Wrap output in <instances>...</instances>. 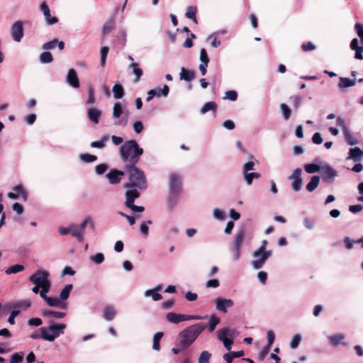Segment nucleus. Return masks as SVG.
<instances>
[{"instance_id": "1", "label": "nucleus", "mask_w": 363, "mask_h": 363, "mask_svg": "<svg viewBox=\"0 0 363 363\" xmlns=\"http://www.w3.org/2000/svg\"><path fill=\"white\" fill-rule=\"evenodd\" d=\"M143 152L135 140H127L119 147L120 158L125 164H136Z\"/></svg>"}, {"instance_id": "2", "label": "nucleus", "mask_w": 363, "mask_h": 363, "mask_svg": "<svg viewBox=\"0 0 363 363\" xmlns=\"http://www.w3.org/2000/svg\"><path fill=\"white\" fill-rule=\"evenodd\" d=\"M124 170L128 175V182L124 185L125 188L136 187L140 190L147 188V182L145 175L136 164H125Z\"/></svg>"}, {"instance_id": "3", "label": "nucleus", "mask_w": 363, "mask_h": 363, "mask_svg": "<svg viewBox=\"0 0 363 363\" xmlns=\"http://www.w3.org/2000/svg\"><path fill=\"white\" fill-rule=\"evenodd\" d=\"M205 329L206 325L203 323H198L188 326L179 332L178 335V345L182 347L183 349H187L194 343Z\"/></svg>"}, {"instance_id": "4", "label": "nucleus", "mask_w": 363, "mask_h": 363, "mask_svg": "<svg viewBox=\"0 0 363 363\" xmlns=\"http://www.w3.org/2000/svg\"><path fill=\"white\" fill-rule=\"evenodd\" d=\"M43 328L45 333L44 336L46 337V341L53 342L59 336L65 333L67 325L65 323H60L50 320L48 321V326Z\"/></svg>"}, {"instance_id": "5", "label": "nucleus", "mask_w": 363, "mask_h": 363, "mask_svg": "<svg viewBox=\"0 0 363 363\" xmlns=\"http://www.w3.org/2000/svg\"><path fill=\"white\" fill-rule=\"evenodd\" d=\"M128 111L124 110L120 102H116L113 108V117L118 118L121 116H123L120 120L116 121L113 124L123 127L125 126L128 123Z\"/></svg>"}, {"instance_id": "6", "label": "nucleus", "mask_w": 363, "mask_h": 363, "mask_svg": "<svg viewBox=\"0 0 363 363\" xmlns=\"http://www.w3.org/2000/svg\"><path fill=\"white\" fill-rule=\"evenodd\" d=\"M245 236V230L244 228L238 229L235 234L233 242V257L235 260H238L241 256V247Z\"/></svg>"}, {"instance_id": "7", "label": "nucleus", "mask_w": 363, "mask_h": 363, "mask_svg": "<svg viewBox=\"0 0 363 363\" xmlns=\"http://www.w3.org/2000/svg\"><path fill=\"white\" fill-rule=\"evenodd\" d=\"M87 225H89L91 228H94V221L90 216L85 218L79 225H77L74 224L73 237H74L79 242L84 241L85 228Z\"/></svg>"}, {"instance_id": "8", "label": "nucleus", "mask_w": 363, "mask_h": 363, "mask_svg": "<svg viewBox=\"0 0 363 363\" xmlns=\"http://www.w3.org/2000/svg\"><path fill=\"white\" fill-rule=\"evenodd\" d=\"M49 276L48 272L43 269H38L29 277V281L34 285L43 286L51 282L49 279Z\"/></svg>"}, {"instance_id": "9", "label": "nucleus", "mask_w": 363, "mask_h": 363, "mask_svg": "<svg viewBox=\"0 0 363 363\" xmlns=\"http://www.w3.org/2000/svg\"><path fill=\"white\" fill-rule=\"evenodd\" d=\"M182 191V178L177 173L172 174L169 177V192L181 194Z\"/></svg>"}, {"instance_id": "10", "label": "nucleus", "mask_w": 363, "mask_h": 363, "mask_svg": "<svg viewBox=\"0 0 363 363\" xmlns=\"http://www.w3.org/2000/svg\"><path fill=\"white\" fill-rule=\"evenodd\" d=\"M301 173L302 169L296 168L293 171L292 174L288 177L289 179L292 180L291 188L296 192L300 191L302 188L303 179L301 177Z\"/></svg>"}, {"instance_id": "11", "label": "nucleus", "mask_w": 363, "mask_h": 363, "mask_svg": "<svg viewBox=\"0 0 363 363\" xmlns=\"http://www.w3.org/2000/svg\"><path fill=\"white\" fill-rule=\"evenodd\" d=\"M319 174H320L322 179L326 182H333L334 178L337 175L336 171L329 166L319 165Z\"/></svg>"}, {"instance_id": "12", "label": "nucleus", "mask_w": 363, "mask_h": 363, "mask_svg": "<svg viewBox=\"0 0 363 363\" xmlns=\"http://www.w3.org/2000/svg\"><path fill=\"white\" fill-rule=\"evenodd\" d=\"M11 35L16 42H20L23 36V23L21 21H16L11 27Z\"/></svg>"}, {"instance_id": "13", "label": "nucleus", "mask_w": 363, "mask_h": 363, "mask_svg": "<svg viewBox=\"0 0 363 363\" xmlns=\"http://www.w3.org/2000/svg\"><path fill=\"white\" fill-rule=\"evenodd\" d=\"M272 253V251L269 250L267 252L259 253L257 256L253 257L254 258H257L256 259L252 262V267H253V269H261L264 266L268 258L271 257Z\"/></svg>"}, {"instance_id": "14", "label": "nucleus", "mask_w": 363, "mask_h": 363, "mask_svg": "<svg viewBox=\"0 0 363 363\" xmlns=\"http://www.w3.org/2000/svg\"><path fill=\"white\" fill-rule=\"evenodd\" d=\"M216 309L223 313L228 312L227 308L232 307L234 302L230 298H217L215 300Z\"/></svg>"}, {"instance_id": "15", "label": "nucleus", "mask_w": 363, "mask_h": 363, "mask_svg": "<svg viewBox=\"0 0 363 363\" xmlns=\"http://www.w3.org/2000/svg\"><path fill=\"white\" fill-rule=\"evenodd\" d=\"M125 171H120L117 169H111L106 177L111 184H117L121 182V177L125 174Z\"/></svg>"}, {"instance_id": "16", "label": "nucleus", "mask_w": 363, "mask_h": 363, "mask_svg": "<svg viewBox=\"0 0 363 363\" xmlns=\"http://www.w3.org/2000/svg\"><path fill=\"white\" fill-rule=\"evenodd\" d=\"M127 191L125 193V205L130 204L134 203L135 199L140 197V193L139 189L136 187L127 188Z\"/></svg>"}, {"instance_id": "17", "label": "nucleus", "mask_w": 363, "mask_h": 363, "mask_svg": "<svg viewBox=\"0 0 363 363\" xmlns=\"http://www.w3.org/2000/svg\"><path fill=\"white\" fill-rule=\"evenodd\" d=\"M40 9L45 16L47 24L53 25L58 21V18L57 17L51 16L50 9L45 2L41 3L40 5Z\"/></svg>"}, {"instance_id": "18", "label": "nucleus", "mask_w": 363, "mask_h": 363, "mask_svg": "<svg viewBox=\"0 0 363 363\" xmlns=\"http://www.w3.org/2000/svg\"><path fill=\"white\" fill-rule=\"evenodd\" d=\"M66 82L73 88L79 87V81L75 69L72 68L69 69L66 77Z\"/></svg>"}, {"instance_id": "19", "label": "nucleus", "mask_w": 363, "mask_h": 363, "mask_svg": "<svg viewBox=\"0 0 363 363\" xmlns=\"http://www.w3.org/2000/svg\"><path fill=\"white\" fill-rule=\"evenodd\" d=\"M350 48L355 51L354 57L357 60H363V45H359V40L357 38H353L350 43Z\"/></svg>"}, {"instance_id": "20", "label": "nucleus", "mask_w": 363, "mask_h": 363, "mask_svg": "<svg viewBox=\"0 0 363 363\" xmlns=\"http://www.w3.org/2000/svg\"><path fill=\"white\" fill-rule=\"evenodd\" d=\"M44 300L49 306L59 307L63 309L67 308V303L61 301L59 298L45 296Z\"/></svg>"}, {"instance_id": "21", "label": "nucleus", "mask_w": 363, "mask_h": 363, "mask_svg": "<svg viewBox=\"0 0 363 363\" xmlns=\"http://www.w3.org/2000/svg\"><path fill=\"white\" fill-rule=\"evenodd\" d=\"M101 116V111L96 108H89L87 110L88 118L94 124L99 123Z\"/></svg>"}, {"instance_id": "22", "label": "nucleus", "mask_w": 363, "mask_h": 363, "mask_svg": "<svg viewBox=\"0 0 363 363\" xmlns=\"http://www.w3.org/2000/svg\"><path fill=\"white\" fill-rule=\"evenodd\" d=\"M363 156V151L358 147L350 148L347 160H352L354 162H359Z\"/></svg>"}, {"instance_id": "23", "label": "nucleus", "mask_w": 363, "mask_h": 363, "mask_svg": "<svg viewBox=\"0 0 363 363\" xmlns=\"http://www.w3.org/2000/svg\"><path fill=\"white\" fill-rule=\"evenodd\" d=\"M218 334L234 340L239 335V332L235 328L225 327L220 329L218 331Z\"/></svg>"}, {"instance_id": "24", "label": "nucleus", "mask_w": 363, "mask_h": 363, "mask_svg": "<svg viewBox=\"0 0 363 363\" xmlns=\"http://www.w3.org/2000/svg\"><path fill=\"white\" fill-rule=\"evenodd\" d=\"M116 315V311L112 305H107L104 308L103 318L106 321H111Z\"/></svg>"}, {"instance_id": "25", "label": "nucleus", "mask_w": 363, "mask_h": 363, "mask_svg": "<svg viewBox=\"0 0 363 363\" xmlns=\"http://www.w3.org/2000/svg\"><path fill=\"white\" fill-rule=\"evenodd\" d=\"M167 320L172 323L178 324L182 321H184V314L176 313L174 312H169L166 314Z\"/></svg>"}, {"instance_id": "26", "label": "nucleus", "mask_w": 363, "mask_h": 363, "mask_svg": "<svg viewBox=\"0 0 363 363\" xmlns=\"http://www.w3.org/2000/svg\"><path fill=\"white\" fill-rule=\"evenodd\" d=\"M40 314L44 318L52 317L57 319L63 318L66 315V313L64 312H59L47 309L42 310Z\"/></svg>"}, {"instance_id": "27", "label": "nucleus", "mask_w": 363, "mask_h": 363, "mask_svg": "<svg viewBox=\"0 0 363 363\" xmlns=\"http://www.w3.org/2000/svg\"><path fill=\"white\" fill-rule=\"evenodd\" d=\"M195 78V72L192 69H186L182 67L180 72V79L186 82H191Z\"/></svg>"}, {"instance_id": "28", "label": "nucleus", "mask_w": 363, "mask_h": 363, "mask_svg": "<svg viewBox=\"0 0 363 363\" xmlns=\"http://www.w3.org/2000/svg\"><path fill=\"white\" fill-rule=\"evenodd\" d=\"M30 306V302L29 301H19L15 303H11L4 306L5 310H9L11 308H27Z\"/></svg>"}, {"instance_id": "29", "label": "nucleus", "mask_w": 363, "mask_h": 363, "mask_svg": "<svg viewBox=\"0 0 363 363\" xmlns=\"http://www.w3.org/2000/svg\"><path fill=\"white\" fill-rule=\"evenodd\" d=\"M128 68L132 69V72L135 77L134 82L137 83L140 80L142 75L143 74V69L138 67V63L137 62H132L128 65Z\"/></svg>"}, {"instance_id": "30", "label": "nucleus", "mask_w": 363, "mask_h": 363, "mask_svg": "<svg viewBox=\"0 0 363 363\" xmlns=\"http://www.w3.org/2000/svg\"><path fill=\"white\" fill-rule=\"evenodd\" d=\"M180 194L169 193L167 199V203L168 207L173 210L177 205Z\"/></svg>"}, {"instance_id": "31", "label": "nucleus", "mask_w": 363, "mask_h": 363, "mask_svg": "<svg viewBox=\"0 0 363 363\" xmlns=\"http://www.w3.org/2000/svg\"><path fill=\"white\" fill-rule=\"evenodd\" d=\"M220 319L218 317H217L215 315H211L209 318V321L208 324H205L206 328H207L208 331L210 333H212L213 331L215 330L217 325L220 323Z\"/></svg>"}, {"instance_id": "32", "label": "nucleus", "mask_w": 363, "mask_h": 363, "mask_svg": "<svg viewBox=\"0 0 363 363\" xmlns=\"http://www.w3.org/2000/svg\"><path fill=\"white\" fill-rule=\"evenodd\" d=\"M217 104L214 101L206 102L203 104V106L201 108L199 112L201 114H205L208 111H212L216 112L217 110Z\"/></svg>"}, {"instance_id": "33", "label": "nucleus", "mask_w": 363, "mask_h": 363, "mask_svg": "<svg viewBox=\"0 0 363 363\" xmlns=\"http://www.w3.org/2000/svg\"><path fill=\"white\" fill-rule=\"evenodd\" d=\"M356 84L355 79H351L347 77H340V81L338 83V87L340 89L347 88L352 86H354Z\"/></svg>"}, {"instance_id": "34", "label": "nucleus", "mask_w": 363, "mask_h": 363, "mask_svg": "<svg viewBox=\"0 0 363 363\" xmlns=\"http://www.w3.org/2000/svg\"><path fill=\"white\" fill-rule=\"evenodd\" d=\"M115 26L114 18L112 17L107 20L103 26L102 33L104 35L108 34Z\"/></svg>"}, {"instance_id": "35", "label": "nucleus", "mask_w": 363, "mask_h": 363, "mask_svg": "<svg viewBox=\"0 0 363 363\" xmlns=\"http://www.w3.org/2000/svg\"><path fill=\"white\" fill-rule=\"evenodd\" d=\"M109 136L104 135L101 137L100 140L93 141L90 143V147L93 148L102 149L105 147L106 143L108 140Z\"/></svg>"}, {"instance_id": "36", "label": "nucleus", "mask_w": 363, "mask_h": 363, "mask_svg": "<svg viewBox=\"0 0 363 363\" xmlns=\"http://www.w3.org/2000/svg\"><path fill=\"white\" fill-rule=\"evenodd\" d=\"M73 289V285L72 284H67L60 291L59 299L62 301H66L70 294L71 291Z\"/></svg>"}, {"instance_id": "37", "label": "nucleus", "mask_w": 363, "mask_h": 363, "mask_svg": "<svg viewBox=\"0 0 363 363\" xmlns=\"http://www.w3.org/2000/svg\"><path fill=\"white\" fill-rule=\"evenodd\" d=\"M164 335V333L162 332H157L152 339V349L155 351H160V342L161 339L162 338Z\"/></svg>"}, {"instance_id": "38", "label": "nucleus", "mask_w": 363, "mask_h": 363, "mask_svg": "<svg viewBox=\"0 0 363 363\" xmlns=\"http://www.w3.org/2000/svg\"><path fill=\"white\" fill-rule=\"evenodd\" d=\"M112 91L113 92V97L116 99H120L124 96V89L120 84H116Z\"/></svg>"}, {"instance_id": "39", "label": "nucleus", "mask_w": 363, "mask_h": 363, "mask_svg": "<svg viewBox=\"0 0 363 363\" xmlns=\"http://www.w3.org/2000/svg\"><path fill=\"white\" fill-rule=\"evenodd\" d=\"M217 337L220 342H223V346L227 350L230 351L231 350L232 345L233 344V339H230L228 337L223 336L218 334H217Z\"/></svg>"}, {"instance_id": "40", "label": "nucleus", "mask_w": 363, "mask_h": 363, "mask_svg": "<svg viewBox=\"0 0 363 363\" xmlns=\"http://www.w3.org/2000/svg\"><path fill=\"white\" fill-rule=\"evenodd\" d=\"M244 179L247 185H251L252 184L254 179H259L261 175L258 172H247L243 174Z\"/></svg>"}, {"instance_id": "41", "label": "nucleus", "mask_w": 363, "mask_h": 363, "mask_svg": "<svg viewBox=\"0 0 363 363\" xmlns=\"http://www.w3.org/2000/svg\"><path fill=\"white\" fill-rule=\"evenodd\" d=\"M24 270L23 264H16L7 268L5 271L6 274H16Z\"/></svg>"}, {"instance_id": "42", "label": "nucleus", "mask_w": 363, "mask_h": 363, "mask_svg": "<svg viewBox=\"0 0 363 363\" xmlns=\"http://www.w3.org/2000/svg\"><path fill=\"white\" fill-rule=\"evenodd\" d=\"M39 60L43 64H48L53 61V57L50 52L46 51L40 54Z\"/></svg>"}, {"instance_id": "43", "label": "nucleus", "mask_w": 363, "mask_h": 363, "mask_svg": "<svg viewBox=\"0 0 363 363\" xmlns=\"http://www.w3.org/2000/svg\"><path fill=\"white\" fill-rule=\"evenodd\" d=\"M196 11H197L196 7L189 6L187 8V11L185 13V16L187 18L191 19L194 23H197V19L196 17Z\"/></svg>"}, {"instance_id": "44", "label": "nucleus", "mask_w": 363, "mask_h": 363, "mask_svg": "<svg viewBox=\"0 0 363 363\" xmlns=\"http://www.w3.org/2000/svg\"><path fill=\"white\" fill-rule=\"evenodd\" d=\"M343 133L345 138V140L348 145H354L359 143L358 140L350 132L349 130L347 131L345 130V133Z\"/></svg>"}, {"instance_id": "45", "label": "nucleus", "mask_w": 363, "mask_h": 363, "mask_svg": "<svg viewBox=\"0 0 363 363\" xmlns=\"http://www.w3.org/2000/svg\"><path fill=\"white\" fill-rule=\"evenodd\" d=\"M96 102L94 89L92 86H89L88 89V99L85 101L86 105H93Z\"/></svg>"}, {"instance_id": "46", "label": "nucleus", "mask_w": 363, "mask_h": 363, "mask_svg": "<svg viewBox=\"0 0 363 363\" xmlns=\"http://www.w3.org/2000/svg\"><path fill=\"white\" fill-rule=\"evenodd\" d=\"M45 330L44 328H40L38 330L35 331L32 334L30 335V337L33 340L43 339L46 341V337L44 336Z\"/></svg>"}, {"instance_id": "47", "label": "nucleus", "mask_w": 363, "mask_h": 363, "mask_svg": "<svg viewBox=\"0 0 363 363\" xmlns=\"http://www.w3.org/2000/svg\"><path fill=\"white\" fill-rule=\"evenodd\" d=\"M318 159H315L313 163L307 164L304 165V169L306 172L313 174L318 172Z\"/></svg>"}, {"instance_id": "48", "label": "nucleus", "mask_w": 363, "mask_h": 363, "mask_svg": "<svg viewBox=\"0 0 363 363\" xmlns=\"http://www.w3.org/2000/svg\"><path fill=\"white\" fill-rule=\"evenodd\" d=\"M318 186V175L312 177L310 182L306 185V189L308 191L311 192Z\"/></svg>"}, {"instance_id": "49", "label": "nucleus", "mask_w": 363, "mask_h": 363, "mask_svg": "<svg viewBox=\"0 0 363 363\" xmlns=\"http://www.w3.org/2000/svg\"><path fill=\"white\" fill-rule=\"evenodd\" d=\"M302 340V336L301 334L297 333L294 335L290 342V347L291 349H296Z\"/></svg>"}, {"instance_id": "50", "label": "nucleus", "mask_w": 363, "mask_h": 363, "mask_svg": "<svg viewBox=\"0 0 363 363\" xmlns=\"http://www.w3.org/2000/svg\"><path fill=\"white\" fill-rule=\"evenodd\" d=\"M73 232H74V224H71L67 228L60 227L59 228V233L61 235L70 234L73 236Z\"/></svg>"}, {"instance_id": "51", "label": "nucleus", "mask_w": 363, "mask_h": 363, "mask_svg": "<svg viewBox=\"0 0 363 363\" xmlns=\"http://www.w3.org/2000/svg\"><path fill=\"white\" fill-rule=\"evenodd\" d=\"M345 339V335L342 334H337L330 337V343L333 346L339 345L342 340Z\"/></svg>"}, {"instance_id": "52", "label": "nucleus", "mask_w": 363, "mask_h": 363, "mask_svg": "<svg viewBox=\"0 0 363 363\" xmlns=\"http://www.w3.org/2000/svg\"><path fill=\"white\" fill-rule=\"evenodd\" d=\"M104 255L101 252H97L90 257V260L96 264H100L104 261Z\"/></svg>"}, {"instance_id": "53", "label": "nucleus", "mask_w": 363, "mask_h": 363, "mask_svg": "<svg viewBox=\"0 0 363 363\" xmlns=\"http://www.w3.org/2000/svg\"><path fill=\"white\" fill-rule=\"evenodd\" d=\"M108 50H109V48L108 47H106V46L102 47L101 48V50H100V54H101L100 64H101V66H102V67H104L105 65L106 57H107L108 53Z\"/></svg>"}, {"instance_id": "54", "label": "nucleus", "mask_w": 363, "mask_h": 363, "mask_svg": "<svg viewBox=\"0 0 363 363\" xmlns=\"http://www.w3.org/2000/svg\"><path fill=\"white\" fill-rule=\"evenodd\" d=\"M23 352H16L13 354L10 359V363H21L23 359Z\"/></svg>"}, {"instance_id": "55", "label": "nucleus", "mask_w": 363, "mask_h": 363, "mask_svg": "<svg viewBox=\"0 0 363 363\" xmlns=\"http://www.w3.org/2000/svg\"><path fill=\"white\" fill-rule=\"evenodd\" d=\"M79 158L84 162L90 163L96 161L97 160V157L96 155H90V154H81L79 155Z\"/></svg>"}, {"instance_id": "56", "label": "nucleus", "mask_w": 363, "mask_h": 363, "mask_svg": "<svg viewBox=\"0 0 363 363\" xmlns=\"http://www.w3.org/2000/svg\"><path fill=\"white\" fill-rule=\"evenodd\" d=\"M13 191L16 194H20L24 201L27 200V193L24 190L23 186L21 184L17 185L13 188Z\"/></svg>"}, {"instance_id": "57", "label": "nucleus", "mask_w": 363, "mask_h": 363, "mask_svg": "<svg viewBox=\"0 0 363 363\" xmlns=\"http://www.w3.org/2000/svg\"><path fill=\"white\" fill-rule=\"evenodd\" d=\"M152 223V220H148L146 221H143L140 226V232L145 236L148 235L149 233V225Z\"/></svg>"}, {"instance_id": "58", "label": "nucleus", "mask_w": 363, "mask_h": 363, "mask_svg": "<svg viewBox=\"0 0 363 363\" xmlns=\"http://www.w3.org/2000/svg\"><path fill=\"white\" fill-rule=\"evenodd\" d=\"M211 357V354L209 352L203 351L199 357V363H209Z\"/></svg>"}, {"instance_id": "59", "label": "nucleus", "mask_w": 363, "mask_h": 363, "mask_svg": "<svg viewBox=\"0 0 363 363\" xmlns=\"http://www.w3.org/2000/svg\"><path fill=\"white\" fill-rule=\"evenodd\" d=\"M213 215L214 218L218 220H223L226 217L225 212L219 208H214Z\"/></svg>"}, {"instance_id": "60", "label": "nucleus", "mask_w": 363, "mask_h": 363, "mask_svg": "<svg viewBox=\"0 0 363 363\" xmlns=\"http://www.w3.org/2000/svg\"><path fill=\"white\" fill-rule=\"evenodd\" d=\"M280 108L282 111L283 117L285 120H288L290 118L291 111L285 104H280Z\"/></svg>"}, {"instance_id": "61", "label": "nucleus", "mask_w": 363, "mask_h": 363, "mask_svg": "<svg viewBox=\"0 0 363 363\" xmlns=\"http://www.w3.org/2000/svg\"><path fill=\"white\" fill-rule=\"evenodd\" d=\"M50 288H51V282L40 286L39 294H40V296L43 299H45V297L48 296L47 293L49 292V291L50 290Z\"/></svg>"}, {"instance_id": "62", "label": "nucleus", "mask_w": 363, "mask_h": 363, "mask_svg": "<svg viewBox=\"0 0 363 363\" xmlns=\"http://www.w3.org/2000/svg\"><path fill=\"white\" fill-rule=\"evenodd\" d=\"M315 220L306 217L303 220V225L308 230L313 229L315 225Z\"/></svg>"}, {"instance_id": "63", "label": "nucleus", "mask_w": 363, "mask_h": 363, "mask_svg": "<svg viewBox=\"0 0 363 363\" xmlns=\"http://www.w3.org/2000/svg\"><path fill=\"white\" fill-rule=\"evenodd\" d=\"M354 28L358 37L360 38V42L363 45V24L357 23L354 26Z\"/></svg>"}, {"instance_id": "64", "label": "nucleus", "mask_w": 363, "mask_h": 363, "mask_svg": "<svg viewBox=\"0 0 363 363\" xmlns=\"http://www.w3.org/2000/svg\"><path fill=\"white\" fill-rule=\"evenodd\" d=\"M108 168V167L106 164H98L95 167L96 174L98 175H101L107 171Z\"/></svg>"}]
</instances>
